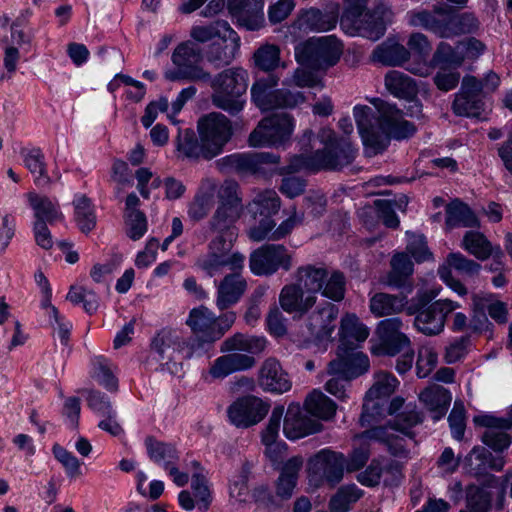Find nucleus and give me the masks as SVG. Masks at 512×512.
<instances>
[{"label":"nucleus","mask_w":512,"mask_h":512,"mask_svg":"<svg viewBox=\"0 0 512 512\" xmlns=\"http://www.w3.org/2000/svg\"><path fill=\"white\" fill-rule=\"evenodd\" d=\"M247 284L237 273L226 275L217 285L216 306L224 310L236 304L246 290Z\"/></svg>","instance_id":"f704fd0d"},{"label":"nucleus","mask_w":512,"mask_h":512,"mask_svg":"<svg viewBox=\"0 0 512 512\" xmlns=\"http://www.w3.org/2000/svg\"><path fill=\"white\" fill-rule=\"evenodd\" d=\"M235 320L234 312H227L216 317L207 307L199 306L189 312L186 324L204 342H214L232 327Z\"/></svg>","instance_id":"f8f14e48"},{"label":"nucleus","mask_w":512,"mask_h":512,"mask_svg":"<svg viewBox=\"0 0 512 512\" xmlns=\"http://www.w3.org/2000/svg\"><path fill=\"white\" fill-rule=\"evenodd\" d=\"M342 52L343 45L337 37H313L296 45L295 59L300 66L325 70L339 61Z\"/></svg>","instance_id":"9d476101"},{"label":"nucleus","mask_w":512,"mask_h":512,"mask_svg":"<svg viewBox=\"0 0 512 512\" xmlns=\"http://www.w3.org/2000/svg\"><path fill=\"white\" fill-rule=\"evenodd\" d=\"M490 492L485 487L469 486L467 490V508L469 512H489Z\"/></svg>","instance_id":"338daca9"},{"label":"nucleus","mask_w":512,"mask_h":512,"mask_svg":"<svg viewBox=\"0 0 512 512\" xmlns=\"http://www.w3.org/2000/svg\"><path fill=\"white\" fill-rule=\"evenodd\" d=\"M317 296L307 295L297 284L285 285L279 295L281 308L287 313L303 314L315 305Z\"/></svg>","instance_id":"473e14b6"},{"label":"nucleus","mask_w":512,"mask_h":512,"mask_svg":"<svg viewBox=\"0 0 512 512\" xmlns=\"http://www.w3.org/2000/svg\"><path fill=\"white\" fill-rule=\"evenodd\" d=\"M406 241V251L417 263L428 261L433 258V255L429 251L425 237L423 235L407 231Z\"/></svg>","instance_id":"0e129e2a"},{"label":"nucleus","mask_w":512,"mask_h":512,"mask_svg":"<svg viewBox=\"0 0 512 512\" xmlns=\"http://www.w3.org/2000/svg\"><path fill=\"white\" fill-rule=\"evenodd\" d=\"M446 225L450 228L473 227L477 225V218L466 204L455 200L446 208Z\"/></svg>","instance_id":"3c124183"},{"label":"nucleus","mask_w":512,"mask_h":512,"mask_svg":"<svg viewBox=\"0 0 512 512\" xmlns=\"http://www.w3.org/2000/svg\"><path fill=\"white\" fill-rule=\"evenodd\" d=\"M270 404L263 399L246 395L235 399L227 407L228 421L237 428H248L261 422L268 414Z\"/></svg>","instance_id":"6ab92c4d"},{"label":"nucleus","mask_w":512,"mask_h":512,"mask_svg":"<svg viewBox=\"0 0 512 512\" xmlns=\"http://www.w3.org/2000/svg\"><path fill=\"white\" fill-rule=\"evenodd\" d=\"M391 268L386 283L389 286L401 287L405 284L406 279L413 274L414 264L406 253L401 252L392 257Z\"/></svg>","instance_id":"8fccbe9b"},{"label":"nucleus","mask_w":512,"mask_h":512,"mask_svg":"<svg viewBox=\"0 0 512 512\" xmlns=\"http://www.w3.org/2000/svg\"><path fill=\"white\" fill-rule=\"evenodd\" d=\"M407 44L410 51L416 53L420 60L409 63L406 69L421 77L430 75L433 71V63L425 59L431 51V44L428 38L422 33H413L409 37Z\"/></svg>","instance_id":"c9c22d12"},{"label":"nucleus","mask_w":512,"mask_h":512,"mask_svg":"<svg viewBox=\"0 0 512 512\" xmlns=\"http://www.w3.org/2000/svg\"><path fill=\"white\" fill-rule=\"evenodd\" d=\"M438 363V355L430 345H422L418 350L416 361V374L419 378H425L431 374Z\"/></svg>","instance_id":"774afa93"},{"label":"nucleus","mask_w":512,"mask_h":512,"mask_svg":"<svg viewBox=\"0 0 512 512\" xmlns=\"http://www.w3.org/2000/svg\"><path fill=\"white\" fill-rule=\"evenodd\" d=\"M26 198L34 212L35 220L52 223L63 218L58 204L50 198L39 195L36 192H28Z\"/></svg>","instance_id":"a18cd8bd"},{"label":"nucleus","mask_w":512,"mask_h":512,"mask_svg":"<svg viewBox=\"0 0 512 512\" xmlns=\"http://www.w3.org/2000/svg\"><path fill=\"white\" fill-rule=\"evenodd\" d=\"M295 128L294 118L287 114H274L262 119L249 135L252 147H277L290 139Z\"/></svg>","instance_id":"ddd939ff"},{"label":"nucleus","mask_w":512,"mask_h":512,"mask_svg":"<svg viewBox=\"0 0 512 512\" xmlns=\"http://www.w3.org/2000/svg\"><path fill=\"white\" fill-rule=\"evenodd\" d=\"M292 256L283 245L267 244L253 251L249 259L251 272L257 276H268L279 269L289 270Z\"/></svg>","instance_id":"a211bd4d"},{"label":"nucleus","mask_w":512,"mask_h":512,"mask_svg":"<svg viewBox=\"0 0 512 512\" xmlns=\"http://www.w3.org/2000/svg\"><path fill=\"white\" fill-rule=\"evenodd\" d=\"M190 36L193 40L205 43L209 41H221L223 47L213 60L228 64L235 57L240 47V38L226 21H216L209 25H194Z\"/></svg>","instance_id":"4468645a"},{"label":"nucleus","mask_w":512,"mask_h":512,"mask_svg":"<svg viewBox=\"0 0 512 512\" xmlns=\"http://www.w3.org/2000/svg\"><path fill=\"white\" fill-rule=\"evenodd\" d=\"M24 166L29 170L37 186L43 187L52 182L49 177L45 157L41 149L32 148L22 152Z\"/></svg>","instance_id":"49530a36"},{"label":"nucleus","mask_w":512,"mask_h":512,"mask_svg":"<svg viewBox=\"0 0 512 512\" xmlns=\"http://www.w3.org/2000/svg\"><path fill=\"white\" fill-rule=\"evenodd\" d=\"M504 465L503 456L493 457L485 447L473 448L464 460L465 469L473 474H480L486 469L501 470Z\"/></svg>","instance_id":"58836bf2"},{"label":"nucleus","mask_w":512,"mask_h":512,"mask_svg":"<svg viewBox=\"0 0 512 512\" xmlns=\"http://www.w3.org/2000/svg\"><path fill=\"white\" fill-rule=\"evenodd\" d=\"M472 309H473V321L475 322L478 319L479 324L474 325L475 330H482L487 328L490 325V322L485 314V310H488V313L492 319L499 323H505L507 321V307L506 304L493 300L491 294H474L472 296Z\"/></svg>","instance_id":"c85d7f7f"},{"label":"nucleus","mask_w":512,"mask_h":512,"mask_svg":"<svg viewBox=\"0 0 512 512\" xmlns=\"http://www.w3.org/2000/svg\"><path fill=\"white\" fill-rule=\"evenodd\" d=\"M229 12L236 18L238 25L246 30L257 31L265 25L263 7Z\"/></svg>","instance_id":"e2e57ef3"},{"label":"nucleus","mask_w":512,"mask_h":512,"mask_svg":"<svg viewBox=\"0 0 512 512\" xmlns=\"http://www.w3.org/2000/svg\"><path fill=\"white\" fill-rule=\"evenodd\" d=\"M227 182H232L237 186V195L242 200L239 194V186L237 182L233 180H225L221 185H219L215 179L207 177L201 180L197 192L188 206L189 217L196 221L205 218L214 206L216 194L219 200L218 208L221 203L219 191Z\"/></svg>","instance_id":"b1692460"},{"label":"nucleus","mask_w":512,"mask_h":512,"mask_svg":"<svg viewBox=\"0 0 512 512\" xmlns=\"http://www.w3.org/2000/svg\"><path fill=\"white\" fill-rule=\"evenodd\" d=\"M197 131L201 141L206 143L205 151L213 157L223 152L233 135L231 121L225 115L216 112L200 118Z\"/></svg>","instance_id":"2eb2a0df"},{"label":"nucleus","mask_w":512,"mask_h":512,"mask_svg":"<svg viewBox=\"0 0 512 512\" xmlns=\"http://www.w3.org/2000/svg\"><path fill=\"white\" fill-rule=\"evenodd\" d=\"M436 12L441 16L438 37L453 38L474 32L478 28V21L471 13H455L449 7L436 5Z\"/></svg>","instance_id":"a878e982"},{"label":"nucleus","mask_w":512,"mask_h":512,"mask_svg":"<svg viewBox=\"0 0 512 512\" xmlns=\"http://www.w3.org/2000/svg\"><path fill=\"white\" fill-rule=\"evenodd\" d=\"M339 4L330 2L323 10L309 8L303 10L297 19L299 29L325 32L334 29L339 20Z\"/></svg>","instance_id":"bb28decb"},{"label":"nucleus","mask_w":512,"mask_h":512,"mask_svg":"<svg viewBox=\"0 0 512 512\" xmlns=\"http://www.w3.org/2000/svg\"><path fill=\"white\" fill-rule=\"evenodd\" d=\"M370 369V361L366 354L357 351L356 347L339 346L337 357L328 364L329 375L344 376L353 380Z\"/></svg>","instance_id":"5701e85b"},{"label":"nucleus","mask_w":512,"mask_h":512,"mask_svg":"<svg viewBox=\"0 0 512 512\" xmlns=\"http://www.w3.org/2000/svg\"><path fill=\"white\" fill-rule=\"evenodd\" d=\"M328 276V270L322 266L305 265L296 270V283L307 295H315L321 291Z\"/></svg>","instance_id":"a19ab883"},{"label":"nucleus","mask_w":512,"mask_h":512,"mask_svg":"<svg viewBox=\"0 0 512 512\" xmlns=\"http://www.w3.org/2000/svg\"><path fill=\"white\" fill-rule=\"evenodd\" d=\"M258 384L266 392L283 394L292 387L288 374L275 358H267L258 373Z\"/></svg>","instance_id":"cd10ccee"},{"label":"nucleus","mask_w":512,"mask_h":512,"mask_svg":"<svg viewBox=\"0 0 512 512\" xmlns=\"http://www.w3.org/2000/svg\"><path fill=\"white\" fill-rule=\"evenodd\" d=\"M460 307L450 299H440L428 307L416 311L415 328L424 335L435 336L443 332L447 316Z\"/></svg>","instance_id":"4be33fe9"},{"label":"nucleus","mask_w":512,"mask_h":512,"mask_svg":"<svg viewBox=\"0 0 512 512\" xmlns=\"http://www.w3.org/2000/svg\"><path fill=\"white\" fill-rule=\"evenodd\" d=\"M461 49L462 46H460V43L452 47L446 42H440L433 56V66L437 65L457 69L465 60Z\"/></svg>","instance_id":"864d4df0"},{"label":"nucleus","mask_w":512,"mask_h":512,"mask_svg":"<svg viewBox=\"0 0 512 512\" xmlns=\"http://www.w3.org/2000/svg\"><path fill=\"white\" fill-rule=\"evenodd\" d=\"M369 308L375 317H384L398 314L406 310L408 315L416 313V308L408 305L405 295H392L387 293H376L371 297Z\"/></svg>","instance_id":"2f4dec72"},{"label":"nucleus","mask_w":512,"mask_h":512,"mask_svg":"<svg viewBox=\"0 0 512 512\" xmlns=\"http://www.w3.org/2000/svg\"><path fill=\"white\" fill-rule=\"evenodd\" d=\"M408 24L412 27H421L438 36L440 29L441 16L436 12V6L432 11L412 10L407 13Z\"/></svg>","instance_id":"4d7b16f0"},{"label":"nucleus","mask_w":512,"mask_h":512,"mask_svg":"<svg viewBox=\"0 0 512 512\" xmlns=\"http://www.w3.org/2000/svg\"><path fill=\"white\" fill-rule=\"evenodd\" d=\"M177 151L183 158L190 160H197L200 158L210 160L214 158L208 155L206 150V143L195 137L194 131L191 129H179L177 141Z\"/></svg>","instance_id":"79ce46f5"},{"label":"nucleus","mask_w":512,"mask_h":512,"mask_svg":"<svg viewBox=\"0 0 512 512\" xmlns=\"http://www.w3.org/2000/svg\"><path fill=\"white\" fill-rule=\"evenodd\" d=\"M362 496V490L356 485L341 487L331 498L329 508L331 512H348L350 505L358 501Z\"/></svg>","instance_id":"052dcab7"},{"label":"nucleus","mask_w":512,"mask_h":512,"mask_svg":"<svg viewBox=\"0 0 512 512\" xmlns=\"http://www.w3.org/2000/svg\"><path fill=\"white\" fill-rule=\"evenodd\" d=\"M405 436L388 430L387 426L371 425V428L359 434L355 438L357 447L354 448L350 458L345 459V468L348 471H355L362 468L370 455L369 446L371 443H379L395 457L407 458Z\"/></svg>","instance_id":"6e6552de"},{"label":"nucleus","mask_w":512,"mask_h":512,"mask_svg":"<svg viewBox=\"0 0 512 512\" xmlns=\"http://www.w3.org/2000/svg\"><path fill=\"white\" fill-rule=\"evenodd\" d=\"M220 206L216 209L210 226L218 232L209 245L206 254L198 257L195 266L207 276L220 274L224 268L237 272L244 267L245 256L240 252H232L238 232L234 224L240 218L243 205L237 195V186L227 182L219 191Z\"/></svg>","instance_id":"f03ea898"},{"label":"nucleus","mask_w":512,"mask_h":512,"mask_svg":"<svg viewBox=\"0 0 512 512\" xmlns=\"http://www.w3.org/2000/svg\"><path fill=\"white\" fill-rule=\"evenodd\" d=\"M399 385L397 378L386 372L374 375V383L367 391L360 417L362 427H370L382 421L388 430L412 438L411 429L422 422V416L414 404H404L400 397L388 398Z\"/></svg>","instance_id":"7ed1b4c3"},{"label":"nucleus","mask_w":512,"mask_h":512,"mask_svg":"<svg viewBox=\"0 0 512 512\" xmlns=\"http://www.w3.org/2000/svg\"><path fill=\"white\" fill-rule=\"evenodd\" d=\"M267 340L263 336L236 333L226 338L220 351L228 353L216 358L205 376L206 381L224 379L227 376L251 369L256 364L253 354H260L266 348Z\"/></svg>","instance_id":"39448f33"},{"label":"nucleus","mask_w":512,"mask_h":512,"mask_svg":"<svg viewBox=\"0 0 512 512\" xmlns=\"http://www.w3.org/2000/svg\"><path fill=\"white\" fill-rule=\"evenodd\" d=\"M344 469L345 457L342 453L322 449L309 461V483L315 487L324 481L334 485L342 479Z\"/></svg>","instance_id":"f3484780"},{"label":"nucleus","mask_w":512,"mask_h":512,"mask_svg":"<svg viewBox=\"0 0 512 512\" xmlns=\"http://www.w3.org/2000/svg\"><path fill=\"white\" fill-rule=\"evenodd\" d=\"M473 422L476 426L487 428L482 436V441L494 451L502 452L510 446L512 438L507 430L512 428V405L507 417L481 413L474 416Z\"/></svg>","instance_id":"412c9836"},{"label":"nucleus","mask_w":512,"mask_h":512,"mask_svg":"<svg viewBox=\"0 0 512 512\" xmlns=\"http://www.w3.org/2000/svg\"><path fill=\"white\" fill-rule=\"evenodd\" d=\"M408 204V198L401 195L393 200H377L375 207L379 217L387 227L395 228L399 225V219L395 213L396 210L404 211Z\"/></svg>","instance_id":"5fc2aeb1"},{"label":"nucleus","mask_w":512,"mask_h":512,"mask_svg":"<svg viewBox=\"0 0 512 512\" xmlns=\"http://www.w3.org/2000/svg\"><path fill=\"white\" fill-rule=\"evenodd\" d=\"M419 400L432 413L434 421H438L446 414L452 396L444 387L431 385L419 394Z\"/></svg>","instance_id":"4c0bfd02"},{"label":"nucleus","mask_w":512,"mask_h":512,"mask_svg":"<svg viewBox=\"0 0 512 512\" xmlns=\"http://www.w3.org/2000/svg\"><path fill=\"white\" fill-rule=\"evenodd\" d=\"M373 108L356 105L353 115L361 136L364 151L372 157L382 153L389 145L390 139L402 140L415 133V126L403 119L402 113L394 105L379 98L371 100Z\"/></svg>","instance_id":"20e7f679"},{"label":"nucleus","mask_w":512,"mask_h":512,"mask_svg":"<svg viewBox=\"0 0 512 512\" xmlns=\"http://www.w3.org/2000/svg\"><path fill=\"white\" fill-rule=\"evenodd\" d=\"M74 220L83 233H88L96 226L95 207L85 195H76L73 201Z\"/></svg>","instance_id":"de8ad7c7"},{"label":"nucleus","mask_w":512,"mask_h":512,"mask_svg":"<svg viewBox=\"0 0 512 512\" xmlns=\"http://www.w3.org/2000/svg\"><path fill=\"white\" fill-rule=\"evenodd\" d=\"M248 72L240 67L226 69L211 81L213 104L231 115L244 109L248 88Z\"/></svg>","instance_id":"1a4fd4ad"},{"label":"nucleus","mask_w":512,"mask_h":512,"mask_svg":"<svg viewBox=\"0 0 512 512\" xmlns=\"http://www.w3.org/2000/svg\"><path fill=\"white\" fill-rule=\"evenodd\" d=\"M500 85V77L488 72L483 81L473 76H465L460 91L453 102V111L459 116L487 119L490 112L484 101V94L494 92Z\"/></svg>","instance_id":"0eeeda50"},{"label":"nucleus","mask_w":512,"mask_h":512,"mask_svg":"<svg viewBox=\"0 0 512 512\" xmlns=\"http://www.w3.org/2000/svg\"><path fill=\"white\" fill-rule=\"evenodd\" d=\"M278 78L268 76L257 80L251 87L252 102L261 110L276 108H295L306 100L304 94L290 89H276Z\"/></svg>","instance_id":"9b49d317"},{"label":"nucleus","mask_w":512,"mask_h":512,"mask_svg":"<svg viewBox=\"0 0 512 512\" xmlns=\"http://www.w3.org/2000/svg\"><path fill=\"white\" fill-rule=\"evenodd\" d=\"M339 309L332 303L318 306L306 320V341L315 345H326L332 341Z\"/></svg>","instance_id":"aec40b11"},{"label":"nucleus","mask_w":512,"mask_h":512,"mask_svg":"<svg viewBox=\"0 0 512 512\" xmlns=\"http://www.w3.org/2000/svg\"><path fill=\"white\" fill-rule=\"evenodd\" d=\"M302 465L303 459L299 456L292 457L284 463L276 483L278 496L281 498H289L292 496Z\"/></svg>","instance_id":"37998d69"},{"label":"nucleus","mask_w":512,"mask_h":512,"mask_svg":"<svg viewBox=\"0 0 512 512\" xmlns=\"http://www.w3.org/2000/svg\"><path fill=\"white\" fill-rule=\"evenodd\" d=\"M408 204V198L401 195L393 200H377L375 207L379 217L387 227L395 228L399 225V219L395 213L396 210L404 211Z\"/></svg>","instance_id":"6e6d98bb"},{"label":"nucleus","mask_w":512,"mask_h":512,"mask_svg":"<svg viewBox=\"0 0 512 512\" xmlns=\"http://www.w3.org/2000/svg\"><path fill=\"white\" fill-rule=\"evenodd\" d=\"M280 48L275 44L261 45L253 55L255 66L260 70L269 72L280 66Z\"/></svg>","instance_id":"bf43d9fd"},{"label":"nucleus","mask_w":512,"mask_h":512,"mask_svg":"<svg viewBox=\"0 0 512 512\" xmlns=\"http://www.w3.org/2000/svg\"><path fill=\"white\" fill-rule=\"evenodd\" d=\"M402 325V320L398 317L381 320L377 324L375 338L371 340V353L394 356L401 351L410 350L411 341L401 331Z\"/></svg>","instance_id":"dca6fc26"},{"label":"nucleus","mask_w":512,"mask_h":512,"mask_svg":"<svg viewBox=\"0 0 512 512\" xmlns=\"http://www.w3.org/2000/svg\"><path fill=\"white\" fill-rule=\"evenodd\" d=\"M303 219L302 215H298L294 209L292 215L281 222V224L274 229L275 222L267 217L263 218L258 226L252 227L248 231V236L252 241L261 242L263 240H280L286 237L294 227Z\"/></svg>","instance_id":"c756f323"},{"label":"nucleus","mask_w":512,"mask_h":512,"mask_svg":"<svg viewBox=\"0 0 512 512\" xmlns=\"http://www.w3.org/2000/svg\"><path fill=\"white\" fill-rule=\"evenodd\" d=\"M410 51L395 38H388L373 52V59L390 66L402 65L409 59Z\"/></svg>","instance_id":"c03bdc74"},{"label":"nucleus","mask_w":512,"mask_h":512,"mask_svg":"<svg viewBox=\"0 0 512 512\" xmlns=\"http://www.w3.org/2000/svg\"><path fill=\"white\" fill-rule=\"evenodd\" d=\"M344 5L340 26L350 36L376 41L384 35L387 23L392 21L393 13L387 6L366 11L367 0H344Z\"/></svg>","instance_id":"423d86ee"},{"label":"nucleus","mask_w":512,"mask_h":512,"mask_svg":"<svg viewBox=\"0 0 512 512\" xmlns=\"http://www.w3.org/2000/svg\"><path fill=\"white\" fill-rule=\"evenodd\" d=\"M304 409L310 417L321 422L331 420L336 414L337 406L322 391L314 389L307 395L304 401Z\"/></svg>","instance_id":"ea45409f"},{"label":"nucleus","mask_w":512,"mask_h":512,"mask_svg":"<svg viewBox=\"0 0 512 512\" xmlns=\"http://www.w3.org/2000/svg\"><path fill=\"white\" fill-rule=\"evenodd\" d=\"M281 206V201L276 191L265 190L258 193L252 202L249 204L250 211L256 216H264V218H271L276 214Z\"/></svg>","instance_id":"603ef678"},{"label":"nucleus","mask_w":512,"mask_h":512,"mask_svg":"<svg viewBox=\"0 0 512 512\" xmlns=\"http://www.w3.org/2000/svg\"><path fill=\"white\" fill-rule=\"evenodd\" d=\"M322 429V423L305 414L300 404H289L283 421V434L287 439L295 441Z\"/></svg>","instance_id":"393cba45"},{"label":"nucleus","mask_w":512,"mask_h":512,"mask_svg":"<svg viewBox=\"0 0 512 512\" xmlns=\"http://www.w3.org/2000/svg\"><path fill=\"white\" fill-rule=\"evenodd\" d=\"M302 152L294 155L286 167H278L280 157L269 152L233 154L224 158L227 165L240 173L269 176L300 172L335 170L350 164L357 153L346 139H337L329 128H323L317 136L306 132L301 140Z\"/></svg>","instance_id":"f257e3e1"},{"label":"nucleus","mask_w":512,"mask_h":512,"mask_svg":"<svg viewBox=\"0 0 512 512\" xmlns=\"http://www.w3.org/2000/svg\"><path fill=\"white\" fill-rule=\"evenodd\" d=\"M461 247L478 260H486L492 256L499 264L504 254L500 246L491 242L478 231H468L462 239Z\"/></svg>","instance_id":"72a5a7b5"},{"label":"nucleus","mask_w":512,"mask_h":512,"mask_svg":"<svg viewBox=\"0 0 512 512\" xmlns=\"http://www.w3.org/2000/svg\"><path fill=\"white\" fill-rule=\"evenodd\" d=\"M370 334L369 328L354 313L345 314L340 321L339 340L344 347H353L366 341Z\"/></svg>","instance_id":"e433bc0d"},{"label":"nucleus","mask_w":512,"mask_h":512,"mask_svg":"<svg viewBox=\"0 0 512 512\" xmlns=\"http://www.w3.org/2000/svg\"><path fill=\"white\" fill-rule=\"evenodd\" d=\"M385 86L393 96L405 99L412 104L409 111L411 116L421 111V104L416 99L418 92L416 83L409 76L400 71L392 70L385 76Z\"/></svg>","instance_id":"7c9ffc66"},{"label":"nucleus","mask_w":512,"mask_h":512,"mask_svg":"<svg viewBox=\"0 0 512 512\" xmlns=\"http://www.w3.org/2000/svg\"><path fill=\"white\" fill-rule=\"evenodd\" d=\"M147 453L152 461L162 466L165 470L178 461V452L172 444L156 441L148 438L145 442Z\"/></svg>","instance_id":"09e8293b"},{"label":"nucleus","mask_w":512,"mask_h":512,"mask_svg":"<svg viewBox=\"0 0 512 512\" xmlns=\"http://www.w3.org/2000/svg\"><path fill=\"white\" fill-rule=\"evenodd\" d=\"M346 290V281L343 273L339 271H328V276L323 284L320 293L322 296L333 301L343 300Z\"/></svg>","instance_id":"680f3d73"},{"label":"nucleus","mask_w":512,"mask_h":512,"mask_svg":"<svg viewBox=\"0 0 512 512\" xmlns=\"http://www.w3.org/2000/svg\"><path fill=\"white\" fill-rule=\"evenodd\" d=\"M55 459L63 466L68 478H76L81 473V462L78 458L59 444L52 447Z\"/></svg>","instance_id":"69168bd1"},{"label":"nucleus","mask_w":512,"mask_h":512,"mask_svg":"<svg viewBox=\"0 0 512 512\" xmlns=\"http://www.w3.org/2000/svg\"><path fill=\"white\" fill-rule=\"evenodd\" d=\"M92 377L104 388L115 391L118 381L112 369V363L102 356L94 357L92 360Z\"/></svg>","instance_id":"13d9d810"}]
</instances>
